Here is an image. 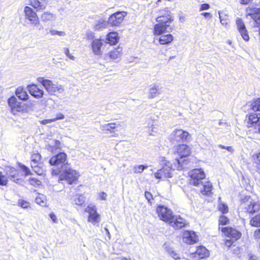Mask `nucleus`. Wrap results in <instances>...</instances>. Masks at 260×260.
I'll list each match as a JSON object with an SVG mask.
<instances>
[{
	"label": "nucleus",
	"instance_id": "obj_1",
	"mask_svg": "<svg viewBox=\"0 0 260 260\" xmlns=\"http://www.w3.org/2000/svg\"><path fill=\"white\" fill-rule=\"evenodd\" d=\"M156 212L160 219L168 222L170 226L175 229H180L184 227L187 222L180 216H174L172 210L164 206H159L156 209Z\"/></svg>",
	"mask_w": 260,
	"mask_h": 260
},
{
	"label": "nucleus",
	"instance_id": "obj_2",
	"mask_svg": "<svg viewBox=\"0 0 260 260\" xmlns=\"http://www.w3.org/2000/svg\"><path fill=\"white\" fill-rule=\"evenodd\" d=\"M189 183L198 187L199 191L203 195L210 193L212 185L205 179V174L201 169H195L190 172Z\"/></svg>",
	"mask_w": 260,
	"mask_h": 260
},
{
	"label": "nucleus",
	"instance_id": "obj_3",
	"mask_svg": "<svg viewBox=\"0 0 260 260\" xmlns=\"http://www.w3.org/2000/svg\"><path fill=\"white\" fill-rule=\"evenodd\" d=\"M52 168V175H58L63 169L69 166L67 161V155L64 152H60L53 156L49 160Z\"/></svg>",
	"mask_w": 260,
	"mask_h": 260
},
{
	"label": "nucleus",
	"instance_id": "obj_4",
	"mask_svg": "<svg viewBox=\"0 0 260 260\" xmlns=\"http://www.w3.org/2000/svg\"><path fill=\"white\" fill-rule=\"evenodd\" d=\"M174 152L175 154H177L179 158L176 157L175 158L174 165L178 170L183 169V164H186L187 160L183 159V158L186 157L189 155L190 153V147L184 144L179 145L174 147Z\"/></svg>",
	"mask_w": 260,
	"mask_h": 260
},
{
	"label": "nucleus",
	"instance_id": "obj_5",
	"mask_svg": "<svg viewBox=\"0 0 260 260\" xmlns=\"http://www.w3.org/2000/svg\"><path fill=\"white\" fill-rule=\"evenodd\" d=\"M37 81L43 85L50 95H55L57 93H62L64 91L63 86L57 82H54L43 77L38 78Z\"/></svg>",
	"mask_w": 260,
	"mask_h": 260
},
{
	"label": "nucleus",
	"instance_id": "obj_6",
	"mask_svg": "<svg viewBox=\"0 0 260 260\" xmlns=\"http://www.w3.org/2000/svg\"><path fill=\"white\" fill-rule=\"evenodd\" d=\"M260 209V204L253 201L250 197L241 198L239 208V212L253 214Z\"/></svg>",
	"mask_w": 260,
	"mask_h": 260
},
{
	"label": "nucleus",
	"instance_id": "obj_7",
	"mask_svg": "<svg viewBox=\"0 0 260 260\" xmlns=\"http://www.w3.org/2000/svg\"><path fill=\"white\" fill-rule=\"evenodd\" d=\"M59 181L65 180L69 184H72L77 180L79 177L78 173L69 166L65 168L59 173Z\"/></svg>",
	"mask_w": 260,
	"mask_h": 260
},
{
	"label": "nucleus",
	"instance_id": "obj_8",
	"mask_svg": "<svg viewBox=\"0 0 260 260\" xmlns=\"http://www.w3.org/2000/svg\"><path fill=\"white\" fill-rule=\"evenodd\" d=\"M189 138V134L186 131L175 129L170 135L169 139L172 143H175L187 141Z\"/></svg>",
	"mask_w": 260,
	"mask_h": 260
},
{
	"label": "nucleus",
	"instance_id": "obj_9",
	"mask_svg": "<svg viewBox=\"0 0 260 260\" xmlns=\"http://www.w3.org/2000/svg\"><path fill=\"white\" fill-rule=\"evenodd\" d=\"M85 212L88 213L87 220L92 224L95 225L100 221V215L97 212L95 206L90 204L85 209Z\"/></svg>",
	"mask_w": 260,
	"mask_h": 260
},
{
	"label": "nucleus",
	"instance_id": "obj_10",
	"mask_svg": "<svg viewBox=\"0 0 260 260\" xmlns=\"http://www.w3.org/2000/svg\"><path fill=\"white\" fill-rule=\"evenodd\" d=\"M24 12L25 18L28 19L32 25L38 26L40 24L38 15L32 8L25 6L24 8Z\"/></svg>",
	"mask_w": 260,
	"mask_h": 260
},
{
	"label": "nucleus",
	"instance_id": "obj_11",
	"mask_svg": "<svg viewBox=\"0 0 260 260\" xmlns=\"http://www.w3.org/2000/svg\"><path fill=\"white\" fill-rule=\"evenodd\" d=\"M172 169L169 162H165V166L154 174L156 179H163L172 177Z\"/></svg>",
	"mask_w": 260,
	"mask_h": 260
},
{
	"label": "nucleus",
	"instance_id": "obj_12",
	"mask_svg": "<svg viewBox=\"0 0 260 260\" xmlns=\"http://www.w3.org/2000/svg\"><path fill=\"white\" fill-rule=\"evenodd\" d=\"M127 13L124 11L117 12L110 16L108 23L113 26H118L123 21Z\"/></svg>",
	"mask_w": 260,
	"mask_h": 260
},
{
	"label": "nucleus",
	"instance_id": "obj_13",
	"mask_svg": "<svg viewBox=\"0 0 260 260\" xmlns=\"http://www.w3.org/2000/svg\"><path fill=\"white\" fill-rule=\"evenodd\" d=\"M249 127H254L256 132L260 133V114L251 113L248 118Z\"/></svg>",
	"mask_w": 260,
	"mask_h": 260
},
{
	"label": "nucleus",
	"instance_id": "obj_14",
	"mask_svg": "<svg viewBox=\"0 0 260 260\" xmlns=\"http://www.w3.org/2000/svg\"><path fill=\"white\" fill-rule=\"evenodd\" d=\"M247 15L250 16L254 21V27L260 26V9L248 7L246 9Z\"/></svg>",
	"mask_w": 260,
	"mask_h": 260
},
{
	"label": "nucleus",
	"instance_id": "obj_15",
	"mask_svg": "<svg viewBox=\"0 0 260 260\" xmlns=\"http://www.w3.org/2000/svg\"><path fill=\"white\" fill-rule=\"evenodd\" d=\"M221 231L228 237L235 241L240 239L242 236L241 232L232 228H223Z\"/></svg>",
	"mask_w": 260,
	"mask_h": 260
},
{
	"label": "nucleus",
	"instance_id": "obj_16",
	"mask_svg": "<svg viewBox=\"0 0 260 260\" xmlns=\"http://www.w3.org/2000/svg\"><path fill=\"white\" fill-rule=\"evenodd\" d=\"M237 29L242 38L246 41L249 39L248 31L243 21L240 18H237L236 21Z\"/></svg>",
	"mask_w": 260,
	"mask_h": 260
},
{
	"label": "nucleus",
	"instance_id": "obj_17",
	"mask_svg": "<svg viewBox=\"0 0 260 260\" xmlns=\"http://www.w3.org/2000/svg\"><path fill=\"white\" fill-rule=\"evenodd\" d=\"M27 87L30 94L37 99L42 98L44 94V91L35 84L28 85Z\"/></svg>",
	"mask_w": 260,
	"mask_h": 260
},
{
	"label": "nucleus",
	"instance_id": "obj_18",
	"mask_svg": "<svg viewBox=\"0 0 260 260\" xmlns=\"http://www.w3.org/2000/svg\"><path fill=\"white\" fill-rule=\"evenodd\" d=\"M48 0H29V5L37 11H42L46 9Z\"/></svg>",
	"mask_w": 260,
	"mask_h": 260
},
{
	"label": "nucleus",
	"instance_id": "obj_19",
	"mask_svg": "<svg viewBox=\"0 0 260 260\" xmlns=\"http://www.w3.org/2000/svg\"><path fill=\"white\" fill-rule=\"evenodd\" d=\"M183 240L188 244H193L197 242L198 239L194 232L186 231L183 233Z\"/></svg>",
	"mask_w": 260,
	"mask_h": 260
},
{
	"label": "nucleus",
	"instance_id": "obj_20",
	"mask_svg": "<svg viewBox=\"0 0 260 260\" xmlns=\"http://www.w3.org/2000/svg\"><path fill=\"white\" fill-rule=\"evenodd\" d=\"M192 257L196 258V260L205 258L209 255L208 250L204 247L200 246L198 247L194 253H192Z\"/></svg>",
	"mask_w": 260,
	"mask_h": 260
},
{
	"label": "nucleus",
	"instance_id": "obj_21",
	"mask_svg": "<svg viewBox=\"0 0 260 260\" xmlns=\"http://www.w3.org/2000/svg\"><path fill=\"white\" fill-rule=\"evenodd\" d=\"M103 43L101 39H96L92 41L91 46L93 53L96 55H101L102 54L101 47Z\"/></svg>",
	"mask_w": 260,
	"mask_h": 260
},
{
	"label": "nucleus",
	"instance_id": "obj_22",
	"mask_svg": "<svg viewBox=\"0 0 260 260\" xmlns=\"http://www.w3.org/2000/svg\"><path fill=\"white\" fill-rule=\"evenodd\" d=\"M122 48L118 47L110 51L107 55L111 59L114 60L115 62H118L120 59L122 55Z\"/></svg>",
	"mask_w": 260,
	"mask_h": 260
},
{
	"label": "nucleus",
	"instance_id": "obj_23",
	"mask_svg": "<svg viewBox=\"0 0 260 260\" xmlns=\"http://www.w3.org/2000/svg\"><path fill=\"white\" fill-rule=\"evenodd\" d=\"M156 22L158 23L168 24L173 20L170 13L169 11L166 12L165 15H162L156 18Z\"/></svg>",
	"mask_w": 260,
	"mask_h": 260
},
{
	"label": "nucleus",
	"instance_id": "obj_24",
	"mask_svg": "<svg viewBox=\"0 0 260 260\" xmlns=\"http://www.w3.org/2000/svg\"><path fill=\"white\" fill-rule=\"evenodd\" d=\"M8 178L15 182L19 180L18 171L14 168H8L7 170Z\"/></svg>",
	"mask_w": 260,
	"mask_h": 260
},
{
	"label": "nucleus",
	"instance_id": "obj_25",
	"mask_svg": "<svg viewBox=\"0 0 260 260\" xmlns=\"http://www.w3.org/2000/svg\"><path fill=\"white\" fill-rule=\"evenodd\" d=\"M169 27V24L158 23L154 25V34L155 35H161L167 31V29Z\"/></svg>",
	"mask_w": 260,
	"mask_h": 260
},
{
	"label": "nucleus",
	"instance_id": "obj_26",
	"mask_svg": "<svg viewBox=\"0 0 260 260\" xmlns=\"http://www.w3.org/2000/svg\"><path fill=\"white\" fill-rule=\"evenodd\" d=\"M161 88L158 84H153L150 88L149 90V98H154L161 93Z\"/></svg>",
	"mask_w": 260,
	"mask_h": 260
},
{
	"label": "nucleus",
	"instance_id": "obj_27",
	"mask_svg": "<svg viewBox=\"0 0 260 260\" xmlns=\"http://www.w3.org/2000/svg\"><path fill=\"white\" fill-rule=\"evenodd\" d=\"M119 37L116 32H111L109 33L106 39V43L111 45H114L118 41Z\"/></svg>",
	"mask_w": 260,
	"mask_h": 260
},
{
	"label": "nucleus",
	"instance_id": "obj_28",
	"mask_svg": "<svg viewBox=\"0 0 260 260\" xmlns=\"http://www.w3.org/2000/svg\"><path fill=\"white\" fill-rule=\"evenodd\" d=\"M61 143L56 140H53L48 143V149L52 153H55L57 149H60Z\"/></svg>",
	"mask_w": 260,
	"mask_h": 260
},
{
	"label": "nucleus",
	"instance_id": "obj_29",
	"mask_svg": "<svg viewBox=\"0 0 260 260\" xmlns=\"http://www.w3.org/2000/svg\"><path fill=\"white\" fill-rule=\"evenodd\" d=\"M174 37L171 34L161 35L158 39L159 42L161 45H167L171 43Z\"/></svg>",
	"mask_w": 260,
	"mask_h": 260
},
{
	"label": "nucleus",
	"instance_id": "obj_30",
	"mask_svg": "<svg viewBox=\"0 0 260 260\" xmlns=\"http://www.w3.org/2000/svg\"><path fill=\"white\" fill-rule=\"evenodd\" d=\"M56 18V16L55 14L48 11L44 12L41 15L42 20L44 22H47L49 21H54Z\"/></svg>",
	"mask_w": 260,
	"mask_h": 260
},
{
	"label": "nucleus",
	"instance_id": "obj_31",
	"mask_svg": "<svg viewBox=\"0 0 260 260\" xmlns=\"http://www.w3.org/2000/svg\"><path fill=\"white\" fill-rule=\"evenodd\" d=\"M16 96L20 99L23 101H26L28 99V95L26 91L23 88L18 87L17 88L15 92Z\"/></svg>",
	"mask_w": 260,
	"mask_h": 260
},
{
	"label": "nucleus",
	"instance_id": "obj_32",
	"mask_svg": "<svg viewBox=\"0 0 260 260\" xmlns=\"http://www.w3.org/2000/svg\"><path fill=\"white\" fill-rule=\"evenodd\" d=\"M36 203L42 207L47 206V200L46 197L41 193H39L35 199Z\"/></svg>",
	"mask_w": 260,
	"mask_h": 260
},
{
	"label": "nucleus",
	"instance_id": "obj_33",
	"mask_svg": "<svg viewBox=\"0 0 260 260\" xmlns=\"http://www.w3.org/2000/svg\"><path fill=\"white\" fill-rule=\"evenodd\" d=\"M73 202L77 205H82L85 202V197L82 194H76L72 198Z\"/></svg>",
	"mask_w": 260,
	"mask_h": 260
},
{
	"label": "nucleus",
	"instance_id": "obj_34",
	"mask_svg": "<svg viewBox=\"0 0 260 260\" xmlns=\"http://www.w3.org/2000/svg\"><path fill=\"white\" fill-rule=\"evenodd\" d=\"M117 127L116 124L115 123H109L108 124H105L101 125L100 128L102 131H109L110 133H113V131Z\"/></svg>",
	"mask_w": 260,
	"mask_h": 260
},
{
	"label": "nucleus",
	"instance_id": "obj_35",
	"mask_svg": "<svg viewBox=\"0 0 260 260\" xmlns=\"http://www.w3.org/2000/svg\"><path fill=\"white\" fill-rule=\"evenodd\" d=\"M218 14L221 24L227 27L229 26V21L226 14L221 11L218 12Z\"/></svg>",
	"mask_w": 260,
	"mask_h": 260
},
{
	"label": "nucleus",
	"instance_id": "obj_36",
	"mask_svg": "<svg viewBox=\"0 0 260 260\" xmlns=\"http://www.w3.org/2000/svg\"><path fill=\"white\" fill-rule=\"evenodd\" d=\"M250 224L254 227L260 226V213L251 218Z\"/></svg>",
	"mask_w": 260,
	"mask_h": 260
},
{
	"label": "nucleus",
	"instance_id": "obj_37",
	"mask_svg": "<svg viewBox=\"0 0 260 260\" xmlns=\"http://www.w3.org/2000/svg\"><path fill=\"white\" fill-rule=\"evenodd\" d=\"M252 157L256 164V172L260 175V152L253 154Z\"/></svg>",
	"mask_w": 260,
	"mask_h": 260
},
{
	"label": "nucleus",
	"instance_id": "obj_38",
	"mask_svg": "<svg viewBox=\"0 0 260 260\" xmlns=\"http://www.w3.org/2000/svg\"><path fill=\"white\" fill-rule=\"evenodd\" d=\"M251 108L254 112L260 111V98L252 102Z\"/></svg>",
	"mask_w": 260,
	"mask_h": 260
},
{
	"label": "nucleus",
	"instance_id": "obj_39",
	"mask_svg": "<svg viewBox=\"0 0 260 260\" xmlns=\"http://www.w3.org/2000/svg\"><path fill=\"white\" fill-rule=\"evenodd\" d=\"M148 168L147 166L145 165H137L134 166L133 170L134 172L136 174L141 173L143 171Z\"/></svg>",
	"mask_w": 260,
	"mask_h": 260
},
{
	"label": "nucleus",
	"instance_id": "obj_40",
	"mask_svg": "<svg viewBox=\"0 0 260 260\" xmlns=\"http://www.w3.org/2000/svg\"><path fill=\"white\" fill-rule=\"evenodd\" d=\"M18 205L19 206L24 209L28 208L30 206V204L28 202L23 200H19L18 201Z\"/></svg>",
	"mask_w": 260,
	"mask_h": 260
},
{
	"label": "nucleus",
	"instance_id": "obj_41",
	"mask_svg": "<svg viewBox=\"0 0 260 260\" xmlns=\"http://www.w3.org/2000/svg\"><path fill=\"white\" fill-rule=\"evenodd\" d=\"M41 159V155L38 153H34L31 156V161L37 164Z\"/></svg>",
	"mask_w": 260,
	"mask_h": 260
},
{
	"label": "nucleus",
	"instance_id": "obj_42",
	"mask_svg": "<svg viewBox=\"0 0 260 260\" xmlns=\"http://www.w3.org/2000/svg\"><path fill=\"white\" fill-rule=\"evenodd\" d=\"M28 181L30 185H34L35 186H39L41 184L40 180L35 178H30Z\"/></svg>",
	"mask_w": 260,
	"mask_h": 260
},
{
	"label": "nucleus",
	"instance_id": "obj_43",
	"mask_svg": "<svg viewBox=\"0 0 260 260\" xmlns=\"http://www.w3.org/2000/svg\"><path fill=\"white\" fill-rule=\"evenodd\" d=\"M168 252L170 255L175 259H178L180 258L179 254L175 251L173 249L169 248Z\"/></svg>",
	"mask_w": 260,
	"mask_h": 260
},
{
	"label": "nucleus",
	"instance_id": "obj_44",
	"mask_svg": "<svg viewBox=\"0 0 260 260\" xmlns=\"http://www.w3.org/2000/svg\"><path fill=\"white\" fill-rule=\"evenodd\" d=\"M218 209L223 214L228 212V206L223 203H219L218 205Z\"/></svg>",
	"mask_w": 260,
	"mask_h": 260
},
{
	"label": "nucleus",
	"instance_id": "obj_45",
	"mask_svg": "<svg viewBox=\"0 0 260 260\" xmlns=\"http://www.w3.org/2000/svg\"><path fill=\"white\" fill-rule=\"evenodd\" d=\"M49 33L52 36L58 35L59 36H64L66 35L64 31H58L55 29H50L49 31Z\"/></svg>",
	"mask_w": 260,
	"mask_h": 260
},
{
	"label": "nucleus",
	"instance_id": "obj_46",
	"mask_svg": "<svg viewBox=\"0 0 260 260\" xmlns=\"http://www.w3.org/2000/svg\"><path fill=\"white\" fill-rule=\"evenodd\" d=\"M229 222V219L224 215H221L219 218V224L225 225Z\"/></svg>",
	"mask_w": 260,
	"mask_h": 260
},
{
	"label": "nucleus",
	"instance_id": "obj_47",
	"mask_svg": "<svg viewBox=\"0 0 260 260\" xmlns=\"http://www.w3.org/2000/svg\"><path fill=\"white\" fill-rule=\"evenodd\" d=\"M21 103L17 102L14 104V106L10 107L11 108L12 112L19 111L21 110Z\"/></svg>",
	"mask_w": 260,
	"mask_h": 260
},
{
	"label": "nucleus",
	"instance_id": "obj_48",
	"mask_svg": "<svg viewBox=\"0 0 260 260\" xmlns=\"http://www.w3.org/2000/svg\"><path fill=\"white\" fill-rule=\"evenodd\" d=\"M8 180L6 176L3 175L2 173L0 172V185H6L7 184Z\"/></svg>",
	"mask_w": 260,
	"mask_h": 260
},
{
	"label": "nucleus",
	"instance_id": "obj_49",
	"mask_svg": "<svg viewBox=\"0 0 260 260\" xmlns=\"http://www.w3.org/2000/svg\"><path fill=\"white\" fill-rule=\"evenodd\" d=\"M17 101V99L14 96H12L8 100V104L10 107L14 106V104Z\"/></svg>",
	"mask_w": 260,
	"mask_h": 260
},
{
	"label": "nucleus",
	"instance_id": "obj_50",
	"mask_svg": "<svg viewBox=\"0 0 260 260\" xmlns=\"http://www.w3.org/2000/svg\"><path fill=\"white\" fill-rule=\"evenodd\" d=\"M253 237L255 240L260 239V228L256 229L253 233Z\"/></svg>",
	"mask_w": 260,
	"mask_h": 260
},
{
	"label": "nucleus",
	"instance_id": "obj_51",
	"mask_svg": "<svg viewBox=\"0 0 260 260\" xmlns=\"http://www.w3.org/2000/svg\"><path fill=\"white\" fill-rule=\"evenodd\" d=\"M64 116L63 114H62L61 113H58L56 114V117L52 119H53L54 122H55L58 120H62V119H64Z\"/></svg>",
	"mask_w": 260,
	"mask_h": 260
},
{
	"label": "nucleus",
	"instance_id": "obj_52",
	"mask_svg": "<svg viewBox=\"0 0 260 260\" xmlns=\"http://www.w3.org/2000/svg\"><path fill=\"white\" fill-rule=\"evenodd\" d=\"M64 53L70 59L74 60L75 57L70 53V50L68 48L64 49Z\"/></svg>",
	"mask_w": 260,
	"mask_h": 260
},
{
	"label": "nucleus",
	"instance_id": "obj_53",
	"mask_svg": "<svg viewBox=\"0 0 260 260\" xmlns=\"http://www.w3.org/2000/svg\"><path fill=\"white\" fill-rule=\"evenodd\" d=\"M21 168L22 171H23V172L25 173V175L26 176L30 175L31 174L29 169L27 167H26L25 166L22 165L21 167Z\"/></svg>",
	"mask_w": 260,
	"mask_h": 260
},
{
	"label": "nucleus",
	"instance_id": "obj_54",
	"mask_svg": "<svg viewBox=\"0 0 260 260\" xmlns=\"http://www.w3.org/2000/svg\"><path fill=\"white\" fill-rule=\"evenodd\" d=\"M54 122L53 119H44L40 121V122L42 124L46 125Z\"/></svg>",
	"mask_w": 260,
	"mask_h": 260
},
{
	"label": "nucleus",
	"instance_id": "obj_55",
	"mask_svg": "<svg viewBox=\"0 0 260 260\" xmlns=\"http://www.w3.org/2000/svg\"><path fill=\"white\" fill-rule=\"evenodd\" d=\"M235 241H234L233 239H226V240L225 241V245L228 246V247H230L232 245V244Z\"/></svg>",
	"mask_w": 260,
	"mask_h": 260
},
{
	"label": "nucleus",
	"instance_id": "obj_56",
	"mask_svg": "<svg viewBox=\"0 0 260 260\" xmlns=\"http://www.w3.org/2000/svg\"><path fill=\"white\" fill-rule=\"evenodd\" d=\"M145 196L147 201L149 202H150V200L152 198V196L151 193L149 192L146 191L145 193Z\"/></svg>",
	"mask_w": 260,
	"mask_h": 260
},
{
	"label": "nucleus",
	"instance_id": "obj_57",
	"mask_svg": "<svg viewBox=\"0 0 260 260\" xmlns=\"http://www.w3.org/2000/svg\"><path fill=\"white\" fill-rule=\"evenodd\" d=\"M49 216L54 223L57 222V217L53 213H51Z\"/></svg>",
	"mask_w": 260,
	"mask_h": 260
},
{
	"label": "nucleus",
	"instance_id": "obj_58",
	"mask_svg": "<svg viewBox=\"0 0 260 260\" xmlns=\"http://www.w3.org/2000/svg\"><path fill=\"white\" fill-rule=\"evenodd\" d=\"M209 8V5L208 4H204L201 5L200 11L207 10Z\"/></svg>",
	"mask_w": 260,
	"mask_h": 260
},
{
	"label": "nucleus",
	"instance_id": "obj_59",
	"mask_svg": "<svg viewBox=\"0 0 260 260\" xmlns=\"http://www.w3.org/2000/svg\"><path fill=\"white\" fill-rule=\"evenodd\" d=\"M100 197L102 200H105L107 197V194L104 192L100 193Z\"/></svg>",
	"mask_w": 260,
	"mask_h": 260
},
{
	"label": "nucleus",
	"instance_id": "obj_60",
	"mask_svg": "<svg viewBox=\"0 0 260 260\" xmlns=\"http://www.w3.org/2000/svg\"><path fill=\"white\" fill-rule=\"evenodd\" d=\"M201 15L204 16L206 18H211L212 15L211 13L208 12H205L201 13Z\"/></svg>",
	"mask_w": 260,
	"mask_h": 260
},
{
	"label": "nucleus",
	"instance_id": "obj_61",
	"mask_svg": "<svg viewBox=\"0 0 260 260\" xmlns=\"http://www.w3.org/2000/svg\"><path fill=\"white\" fill-rule=\"evenodd\" d=\"M252 0H240V4L242 5H247L250 3Z\"/></svg>",
	"mask_w": 260,
	"mask_h": 260
},
{
	"label": "nucleus",
	"instance_id": "obj_62",
	"mask_svg": "<svg viewBox=\"0 0 260 260\" xmlns=\"http://www.w3.org/2000/svg\"><path fill=\"white\" fill-rule=\"evenodd\" d=\"M249 260H259L255 255H251L249 257Z\"/></svg>",
	"mask_w": 260,
	"mask_h": 260
},
{
	"label": "nucleus",
	"instance_id": "obj_63",
	"mask_svg": "<svg viewBox=\"0 0 260 260\" xmlns=\"http://www.w3.org/2000/svg\"><path fill=\"white\" fill-rule=\"evenodd\" d=\"M113 260H128V259L125 257H117L114 258Z\"/></svg>",
	"mask_w": 260,
	"mask_h": 260
},
{
	"label": "nucleus",
	"instance_id": "obj_64",
	"mask_svg": "<svg viewBox=\"0 0 260 260\" xmlns=\"http://www.w3.org/2000/svg\"><path fill=\"white\" fill-rule=\"evenodd\" d=\"M104 230H105V232H106V234H107V236H108L109 237V238H110V232H109V231L108 229L107 228H105L104 229Z\"/></svg>",
	"mask_w": 260,
	"mask_h": 260
}]
</instances>
